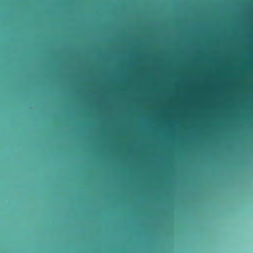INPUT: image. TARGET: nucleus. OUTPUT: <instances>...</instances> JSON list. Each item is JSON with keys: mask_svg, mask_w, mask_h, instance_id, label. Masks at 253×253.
Wrapping results in <instances>:
<instances>
[{"mask_svg": "<svg viewBox=\"0 0 253 253\" xmlns=\"http://www.w3.org/2000/svg\"><path fill=\"white\" fill-rule=\"evenodd\" d=\"M177 19H253V17H175Z\"/></svg>", "mask_w": 253, "mask_h": 253, "instance_id": "obj_1", "label": "nucleus"}, {"mask_svg": "<svg viewBox=\"0 0 253 253\" xmlns=\"http://www.w3.org/2000/svg\"><path fill=\"white\" fill-rule=\"evenodd\" d=\"M151 16H253L252 14H152Z\"/></svg>", "mask_w": 253, "mask_h": 253, "instance_id": "obj_2", "label": "nucleus"}, {"mask_svg": "<svg viewBox=\"0 0 253 253\" xmlns=\"http://www.w3.org/2000/svg\"><path fill=\"white\" fill-rule=\"evenodd\" d=\"M220 6L216 3H211L208 5L206 7H203L200 6H187V8L191 10H197V9H214L219 8Z\"/></svg>", "mask_w": 253, "mask_h": 253, "instance_id": "obj_3", "label": "nucleus"}, {"mask_svg": "<svg viewBox=\"0 0 253 253\" xmlns=\"http://www.w3.org/2000/svg\"><path fill=\"white\" fill-rule=\"evenodd\" d=\"M238 8L249 11H253V1H250L244 3H238L236 5Z\"/></svg>", "mask_w": 253, "mask_h": 253, "instance_id": "obj_4", "label": "nucleus"}]
</instances>
